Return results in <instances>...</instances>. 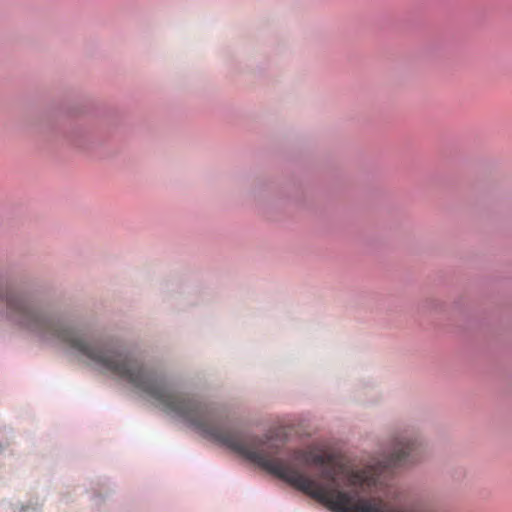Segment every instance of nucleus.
Listing matches in <instances>:
<instances>
[{"mask_svg":"<svg viewBox=\"0 0 512 512\" xmlns=\"http://www.w3.org/2000/svg\"><path fill=\"white\" fill-rule=\"evenodd\" d=\"M419 457H421V443L409 434H400L395 438L390 455L382 461V469L404 467L418 461Z\"/></svg>","mask_w":512,"mask_h":512,"instance_id":"nucleus-2","label":"nucleus"},{"mask_svg":"<svg viewBox=\"0 0 512 512\" xmlns=\"http://www.w3.org/2000/svg\"><path fill=\"white\" fill-rule=\"evenodd\" d=\"M65 347L133 385L134 389L156 401L163 411L181 418L202 436L238 453L332 512H403L380 497L358 496L359 492L373 487L378 480L380 471L372 466L348 472L347 485L352 488V492H344L337 485L333 454L297 450L291 455L290 461L277 458L278 450L267 440L243 436L227 428L208 405L187 394L176 392L164 377L115 346Z\"/></svg>","mask_w":512,"mask_h":512,"instance_id":"nucleus-1","label":"nucleus"}]
</instances>
